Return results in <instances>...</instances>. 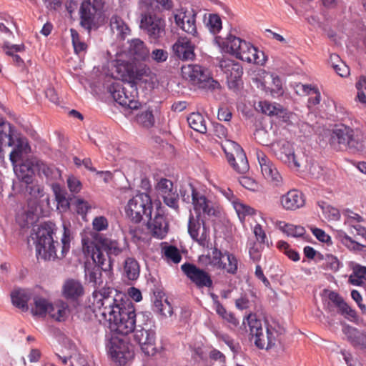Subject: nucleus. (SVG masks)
<instances>
[{"label":"nucleus","instance_id":"obj_23","mask_svg":"<svg viewBox=\"0 0 366 366\" xmlns=\"http://www.w3.org/2000/svg\"><path fill=\"white\" fill-rule=\"evenodd\" d=\"M157 81L156 75L146 65L135 66L133 71V77L129 84L137 86V84H144L146 88H154Z\"/></svg>","mask_w":366,"mask_h":366},{"label":"nucleus","instance_id":"obj_24","mask_svg":"<svg viewBox=\"0 0 366 366\" xmlns=\"http://www.w3.org/2000/svg\"><path fill=\"white\" fill-rule=\"evenodd\" d=\"M280 204L287 211H295L305 204V197L298 189H290L280 199Z\"/></svg>","mask_w":366,"mask_h":366},{"label":"nucleus","instance_id":"obj_38","mask_svg":"<svg viewBox=\"0 0 366 366\" xmlns=\"http://www.w3.org/2000/svg\"><path fill=\"white\" fill-rule=\"evenodd\" d=\"M139 265L138 262L132 257H128L124 261V272L130 280H135L139 276Z\"/></svg>","mask_w":366,"mask_h":366},{"label":"nucleus","instance_id":"obj_6","mask_svg":"<svg viewBox=\"0 0 366 366\" xmlns=\"http://www.w3.org/2000/svg\"><path fill=\"white\" fill-rule=\"evenodd\" d=\"M198 262L204 267L224 270L231 274H235L238 270L239 261L236 256L227 250L222 252L216 246L211 252L200 255Z\"/></svg>","mask_w":366,"mask_h":366},{"label":"nucleus","instance_id":"obj_34","mask_svg":"<svg viewBox=\"0 0 366 366\" xmlns=\"http://www.w3.org/2000/svg\"><path fill=\"white\" fill-rule=\"evenodd\" d=\"M129 51L137 60L145 59L149 54L145 44L139 39H134L131 41Z\"/></svg>","mask_w":366,"mask_h":366},{"label":"nucleus","instance_id":"obj_18","mask_svg":"<svg viewBox=\"0 0 366 366\" xmlns=\"http://www.w3.org/2000/svg\"><path fill=\"white\" fill-rule=\"evenodd\" d=\"M196 16L197 12L192 9L189 10L181 9L174 15L176 24L182 31L194 37L198 36Z\"/></svg>","mask_w":366,"mask_h":366},{"label":"nucleus","instance_id":"obj_55","mask_svg":"<svg viewBox=\"0 0 366 366\" xmlns=\"http://www.w3.org/2000/svg\"><path fill=\"white\" fill-rule=\"evenodd\" d=\"M262 244L253 242L249 248L250 259L253 262H259L262 257Z\"/></svg>","mask_w":366,"mask_h":366},{"label":"nucleus","instance_id":"obj_35","mask_svg":"<svg viewBox=\"0 0 366 366\" xmlns=\"http://www.w3.org/2000/svg\"><path fill=\"white\" fill-rule=\"evenodd\" d=\"M69 313V309L67 303L59 300L50 306L49 315L51 318L57 321H64L66 319Z\"/></svg>","mask_w":366,"mask_h":366},{"label":"nucleus","instance_id":"obj_4","mask_svg":"<svg viewBox=\"0 0 366 366\" xmlns=\"http://www.w3.org/2000/svg\"><path fill=\"white\" fill-rule=\"evenodd\" d=\"M328 141L330 147L336 151L347 149L355 152L365 148L362 132L343 124L336 125L330 132Z\"/></svg>","mask_w":366,"mask_h":366},{"label":"nucleus","instance_id":"obj_46","mask_svg":"<svg viewBox=\"0 0 366 366\" xmlns=\"http://www.w3.org/2000/svg\"><path fill=\"white\" fill-rule=\"evenodd\" d=\"M277 247L291 260L294 262H297L300 260L299 253L297 251L292 249L287 242L282 240L279 241L277 243Z\"/></svg>","mask_w":366,"mask_h":366},{"label":"nucleus","instance_id":"obj_50","mask_svg":"<svg viewBox=\"0 0 366 366\" xmlns=\"http://www.w3.org/2000/svg\"><path fill=\"white\" fill-rule=\"evenodd\" d=\"M300 87L305 94L311 96L308 99L310 104L315 106L320 102V93L317 89L312 87L311 86L304 84H302Z\"/></svg>","mask_w":366,"mask_h":366},{"label":"nucleus","instance_id":"obj_7","mask_svg":"<svg viewBox=\"0 0 366 366\" xmlns=\"http://www.w3.org/2000/svg\"><path fill=\"white\" fill-rule=\"evenodd\" d=\"M249 335L254 339L255 345L259 349H269L276 343L277 332L272 327H266L265 331L262 327L261 320L252 315L247 317Z\"/></svg>","mask_w":366,"mask_h":366},{"label":"nucleus","instance_id":"obj_28","mask_svg":"<svg viewBox=\"0 0 366 366\" xmlns=\"http://www.w3.org/2000/svg\"><path fill=\"white\" fill-rule=\"evenodd\" d=\"M343 332L353 347L362 350H366L365 332H360L357 328L350 325L343 328Z\"/></svg>","mask_w":366,"mask_h":366},{"label":"nucleus","instance_id":"obj_37","mask_svg":"<svg viewBox=\"0 0 366 366\" xmlns=\"http://www.w3.org/2000/svg\"><path fill=\"white\" fill-rule=\"evenodd\" d=\"M189 127L194 131L201 134L207 133V128L206 121L199 112H192L187 117Z\"/></svg>","mask_w":366,"mask_h":366},{"label":"nucleus","instance_id":"obj_30","mask_svg":"<svg viewBox=\"0 0 366 366\" xmlns=\"http://www.w3.org/2000/svg\"><path fill=\"white\" fill-rule=\"evenodd\" d=\"M279 150L276 155L283 162L290 165L293 164L295 167H300V164L297 162L294 149L290 142L287 141L277 143Z\"/></svg>","mask_w":366,"mask_h":366},{"label":"nucleus","instance_id":"obj_5","mask_svg":"<svg viewBox=\"0 0 366 366\" xmlns=\"http://www.w3.org/2000/svg\"><path fill=\"white\" fill-rule=\"evenodd\" d=\"M222 49L242 61L257 64L264 62V53L259 51L249 42L232 34H229L224 39H217Z\"/></svg>","mask_w":366,"mask_h":366},{"label":"nucleus","instance_id":"obj_45","mask_svg":"<svg viewBox=\"0 0 366 366\" xmlns=\"http://www.w3.org/2000/svg\"><path fill=\"white\" fill-rule=\"evenodd\" d=\"M70 33L75 53L80 54L81 52H85L87 44L81 39L79 33L74 29H70Z\"/></svg>","mask_w":366,"mask_h":366},{"label":"nucleus","instance_id":"obj_20","mask_svg":"<svg viewBox=\"0 0 366 366\" xmlns=\"http://www.w3.org/2000/svg\"><path fill=\"white\" fill-rule=\"evenodd\" d=\"M181 269L197 287H211L212 286V280L209 273L194 264L184 263L182 264Z\"/></svg>","mask_w":366,"mask_h":366},{"label":"nucleus","instance_id":"obj_43","mask_svg":"<svg viewBox=\"0 0 366 366\" xmlns=\"http://www.w3.org/2000/svg\"><path fill=\"white\" fill-rule=\"evenodd\" d=\"M259 107L262 112L268 116H277L282 112V107L280 104H272L267 101L260 102Z\"/></svg>","mask_w":366,"mask_h":366},{"label":"nucleus","instance_id":"obj_39","mask_svg":"<svg viewBox=\"0 0 366 366\" xmlns=\"http://www.w3.org/2000/svg\"><path fill=\"white\" fill-rule=\"evenodd\" d=\"M34 307L31 312L34 315L45 316L49 315L50 306L51 304L45 298L36 297L34 298Z\"/></svg>","mask_w":366,"mask_h":366},{"label":"nucleus","instance_id":"obj_1","mask_svg":"<svg viewBox=\"0 0 366 366\" xmlns=\"http://www.w3.org/2000/svg\"><path fill=\"white\" fill-rule=\"evenodd\" d=\"M114 290L103 287L94 290L89 301L97 316L108 323L112 334L126 336L135 329V308L132 302L121 294L112 295ZM114 292H116L114 291Z\"/></svg>","mask_w":366,"mask_h":366},{"label":"nucleus","instance_id":"obj_56","mask_svg":"<svg viewBox=\"0 0 366 366\" xmlns=\"http://www.w3.org/2000/svg\"><path fill=\"white\" fill-rule=\"evenodd\" d=\"M93 229L97 232L106 230L109 227L107 219L104 216L96 217L92 221Z\"/></svg>","mask_w":366,"mask_h":366},{"label":"nucleus","instance_id":"obj_16","mask_svg":"<svg viewBox=\"0 0 366 366\" xmlns=\"http://www.w3.org/2000/svg\"><path fill=\"white\" fill-rule=\"evenodd\" d=\"M182 76L190 81L194 85H198L199 87L204 88L211 86L210 82H214L209 75L207 69L199 65L184 66L182 67Z\"/></svg>","mask_w":366,"mask_h":366},{"label":"nucleus","instance_id":"obj_51","mask_svg":"<svg viewBox=\"0 0 366 366\" xmlns=\"http://www.w3.org/2000/svg\"><path fill=\"white\" fill-rule=\"evenodd\" d=\"M207 26L212 33H218L222 27L220 16L215 14H210L207 22Z\"/></svg>","mask_w":366,"mask_h":366},{"label":"nucleus","instance_id":"obj_41","mask_svg":"<svg viewBox=\"0 0 366 366\" xmlns=\"http://www.w3.org/2000/svg\"><path fill=\"white\" fill-rule=\"evenodd\" d=\"M14 170L19 179L29 184L32 182V171L26 164H21L19 166L14 165Z\"/></svg>","mask_w":366,"mask_h":366},{"label":"nucleus","instance_id":"obj_48","mask_svg":"<svg viewBox=\"0 0 366 366\" xmlns=\"http://www.w3.org/2000/svg\"><path fill=\"white\" fill-rule=\"evenodd\" d=\"M102 271L103 270L102 269L101 267H99L97 264H95V266L91 269L86 267L85 270V275L89 282L97 285L100 282Z\"/></svg>","mask_w":366,"mask_h":366},{"label":"nucleus","instance_id":"obj_17","mask_svg":"<svg viewBox=\"0 0 366 366\" xmlns=\"http://www.w3.org/2000/svg\"><path fill=\"white\" fill-rule=\"evenodd\" d=\"M219 67L225 74L228 86L230 89H236L241 82L243 74L242 65L229 58H222L219 61Z\"/></svg>","mask_w":366,"mask_h":366},{"label":"nucleus","instance_id":"obj_62","mask_svg":"<svg viewBox=\"0 0 366 366\" xmlns=\"http://www.w3.org/2000/svg\"><path fill=\"white\" fill-rule=\"evenodd\" d=\"M213 132L214 136L219 139H224V142L226 140H229L227 139V129L219 123H214L213 124Z\"/></svg>","mask_w":366,"mask_h":366},{"label":"nucleus","instance_id":"obj_29","mask_svg":"<svg viewBox=\"0 0 366 366\" xmlns=\"http://www.w3.org/2000/svg\"><path fill=\"white\" fill-rule=\"evenodd\" d=\"M84 294V287L81 282L74 279L65 281L62 287V295L69 300H76Z\"/></svg>","mask_w":366,"mask_h":366},{"label":"nucleus","instance_id":"obj_64","mask_svg":"<svg viewBox=\"0 0 366 366\" xmlns=\"http://www.w3.org/2000/svg\"><path fill=\"white\" fill-rule=\"evenodd\" d=\"M52 190L55 195V199L56 202H59L61 199H66L67 193L60 186L59 184L52 183L51 184Z\"/></svg>","mask_w":366,"mask_h":366},{"label":"nucleus","instance_id":"obj_59","mask_svg":"<svg viewBox=\"0 0 366 366\" xmlns=\"http://www.w3.org/2000/svg\"><path fill=\"white\" fill-rule=\"evenodd\" d=\"M287 227L288 228L286 230V234L287 236L299 237L303 236L305 233V228L300 225L290 224V226H287Z\"/></svg>","mask_w":366,"mask_h":366},{"label":"nucleus","instance_id":"obj_9","mask_svg":"<svg viewBox=\"0 0 366 366\" xmlns=\"http://www.w3.org/2000/svg\"><path fill=\"white\" fill-rule=\"evenodd\" d=\"M107 347L112 360L119 365H124L134 358V352L129 342L115 334L111 335Z\"/></svg>","mask_w":366,"mask_h":366},{"label":"nucleus","instance_id":"obj_60","mask_svg":"<svg viewBox=\"0 0 366 366\" xmlns=\"http://www.w3.org/2000/svg\"><path fill=\"white\" fill-rule=\"evenodd\" d=\"M253 233L259 244H268L266 233L261 224H257L254 227Z\"/></svg>","mask_w":366,"mask_h":366},{"label":"nucleus","instance_id":"obj_63","mask_svg":"<svg viewBox=\"0 0 366 366\" xmlns=\"http://www.w3.org/2000/svg\"><path fill=\"white\" fill-rule=\"evenodd\" d=\"M26 191L35 198H40L44 196V187L38 184L27 186Z\"/></svg>","mask_w":366,"mask_h":366},{"label":"nucleus","instance_id":"obj_19","mask_svg":"<svg viewBox=\"0 0 366 366\" xmlns=\"http://www.w3.org/2000/svg\"><path fill=\"white\" fill-rule=\"evenodd\" d=\"M134 340L137 342L142 351L148 356L156 353L155 339L156 332L154 328L136 329L133 331Z\"/></svg>","mask_w":366,"mask_h":366},{"label":"nucleus","instance_id":"obj_26","mask_svg":"<svg viewBox=\"0 0 366 366\" xmlns=\"http://www.w3.org/2000/svg\"><path fill=\"white\" fill-rule=\"evenodd\" d=\"M134 69V65L132 63L118 59L115 61L112 74L113 78L129 84L132 79Z\"/></svg>","mask_w":366,"mask_h":366},{"label":"nucleus","instance_id":"obj_54","mask_svg":"<svg viewBox=\"0 0 366 366\" xmlns=\"http://www.w3.org/2000/svg\"><path fill=\"white\" fill-rule=\"evenodd\" d=\"M67 187L71 193L77 194L82 189V184L79 179L74 175H70L66 179Z\"/></svg>","mask_w":366,"mask_h":366},{"label":"nucleus","instance_id":"obj_12","mask_svg":"<svg viewBox=\"0 0 366 366\" xmlns=\"http://www.w3.org/2000/svg\"><path fill=\"white\" fill-rule=\"evenodd\" d=\"M0 141L4 143V147L15 146L10 153V160L14 164L21 157L22 151L27 147L24 139L15 135L11 124L9 122H0Z\"/></svg>","mask_w":366,"mask_h":366},{"label":"nucleus","instance_id":"obj_44","mask_svg":"<svg viewBox=\"0 0 366 366\" xmlns=\"http://www.w3.org/2000/svg\"><path fill=\"white\" fill-rule=\"evenodd\" d=\"M154 308L156 312L165 317L172 316L173 314L172 307L167 299L163 302L156 298L154 302Z\"/></svg>","mask_w":366,"mask_h":366},{"label":"nucleus","instance_id":"obj_15","mask_svg":"<svg viewBox=\"0 0 366 366\" xmlns=\"http://www.w3.org/2000/svg\"><path fill=\"white\" fill-rule=\"evenodd\" d=\"M188 233L199 245L209 248L210 244L209 229L204 219L194 217L192 214L188 221Z\"/></svg>","mask_w":366,"mask_h":366},{"label":"nucleus","instance_id":"obj_21","mask_svg":"<svg viewBox=\"0 0 366 366\" xmlns=\"http://www.w3.org/2000/svg\"><path fill=\"white\" fill-rule=\"evenodd\" d=\"M149 217L147 226L152 235L160 239L164 238L169 231V222L163 209L157 208L154 218Z\"/></svg>","mask_w":366,"mask_h":366},{"label":"nucleus","instance_id":"obj_40","mask_svg":"<svg viewBox=\"0 0 366 366\" xmlns=\"http://www.w3.org/2000/svg\"><path fill=\"white\" fill-rule=\"evenodd\" d=\"M135 329H148L154 328V322L150 312H142L138 314L135 313Z\"/></svg>","mask_w":366,"mask_h":366},{"label":"nucleus","instance_id":"obj_11","mask_svg":"<svg viewBox=\"0 0 366 366\" xmlns=\"http://www.w3.org/2000/svg\"><path fill=\"white\" fill-rule=\"evenodd\" d=\"M227 162L239 174H245L249 169V163L243 149L237 142L226 140L221 144Z\"/></svg>","mask_w":366,"mask_h":366},{"label":"nucleus","instance_id":"obj_27","mask_svg":"<svg viewBox=\"0 0 366 366\" xmlns=\"http://www.w3.org/2000/svg\"><path fill=\"white\" fill-rule=\"evenodd\" d=\"M100 4H92L89 0L84 1L80 8L81 24L83 27L90 29L94 23L97 11L99 9Z\"/></svg>","mask_w":366,"mask_h":366},{"label":"nucleus","instance_id":"obj_52","mask_svg":"<svg viewBox=\"0 0 366 366\" xmlns=\"http://www.w3.org/2000/svg\"><path fill=\"white\" fill-rule=\"evenodd\" d=\"M164 254L167 259H171L174 263H179L182 259L179 249L173 245L165 247Z\"/></svg>","mask_w":366,"mask_h":366},{"label":"nucleus","instance_id":"obj_57","mask_svg":"<svg viewBox=\"0 0 366 366\" xmlns=\"http://www.w3.org/2000/svg\"><path fill=\"white\" fill-rule=\"evenodd\" d=\"M344 244L350 249L359 252H366L365 245L353 240L347 235L344 237Z\"/></svg>","mask_w":366,"mask_h":366},{"label":"nucleus","instance_id":"obj_3","mask_svg":"<svg viewBox=\"0 0 366 366\" xmlns=\"http://www.w3.org/2000/svg\"><path fill=\"white\" fill-rule=\"evenodd\" d=\"M55 224L49 222L41 224L36 232V252L38 258L44 260L64 258L70 249L71 232L64 225L61 243L54 240Z\"/></svg>","mask_w":366,"mask_h":366},{"label":"nucleus","instance_id":"obj_42","mask_svg":"<svg viewBox=\"0 0 366 366\" xmlns=\"http://www.w3.org/2000/svg\"><path fill=\"white\" fill-rule=\"evenodd\" d=\"M234 207L238 214L239 219L243 222L246 216H253L256 210L250 206L238 201H234Z\"/></svg>","mask_w":366,"mask_h":366},{"label":"nucleus","instance_id":"obj_58","mask_svg":"<svg viewBox=\"0 0 366 366\" xmlns=\"http://www.w3.org/2000/svg\"><path fill=\"white\" fill-rule=\"evenodd\" d=\"M270 79L272 80V85L271 86L266 87V90L269 91L271 94L274 95V94H277L282 90V81L278 76L274 74L270 75Z\"/></svg>","mask_w":366,"mask_h":366},{"label":"nucleus","instance_id":"obj_13","mask_svg":"<svg viewBox=\"0 0 366 366\" xmlns=\"http://www.w3.org/2000/svg\"><path fill=\"white\" fill-rule=\"evenodd\" d=\"M165 20L157 14H145L142 16L140 28L147 34L151 43L158 44L166 34Z\"/></svg>","mask_w":366,"mask_h":366},{"label":"nucleus","instance_id":"obj_31","mask_svg":"<svg viewBox=\"0 0 366 366\" xmlns=\"http://www.w3.org/2000/svg\"><path fill=\"white\" fill-rule=\"evenodd\" d=\"M31 292L29 289L15 288L11 293L13 305L22 311L28 310V302L31 297Z\"/></svg>","mask_w":366,"mask_h":366},{"label":"nucleus","instance_id":"obj_47","mask_svg":"<svg viewBox=\"0 0 366 366\" xmlns=\"http://www.w3.org/2000/svg\"><path fill=\"white\" fill-rule=\"evenodd\" d=\"M137 121L144 127L149 128L152 127L154 124V117L152 111L150 109H147L142 112L137 116Z\"/></svg>","mask_w":366,"mask_h":366},{"label":"nucleus","instance_id":"obj_61","mask_svg":"<svg viewBox=\"0 0 366 366\" xmlns=\"http://www.w3.org/2000/svg\"><path fill=\"white\" fill-rule=\"evenodd\" d=\"M172 186L173 183L172 181L167 179L162 178L157 183V187L158 190L162 194L163 196L164 194H166L168 192H172Z\"/></svg>","mask_w":366,"mask_h":366},{"label":"nucleus","instance_id":"obj_22","mask_svg":"<svg viewBox=\"0 0 366 366\" xmlns=\"http://www.w3.org/2000/svg\"><path fill=\"white\" fill-rule=\"evenodd\" d=\"M257 159L263 176L274 186L282 184V177L272 162L262 152H257Z\"/></svg>","mask_w":366,"mask_h":366},{"label":"nucleus","instance_id":"obj_10","mask_svg":"<svg viewBox=\"0 0 366 366\" xmlns=\"http://www.w3.org/2000/svg\"><path fill=\"white\" fill-rule=\"evenodd\" d=\"M109 90L114 101L122 107L130 109H137L139 107L137 86L129 84L123 85L120 83H113Z\"/></svg>","mask_w":366,"mask_h":366},{"label":"nucleus","instance_id":"obj_8","mask_svg":"<svg viewBox=\"0 0 366 366\" xmlns=\"http://www.w3.org/2000/svg\"><path fill=\"white\" fill-rule=\"evenodd\" d=\"M152 202L150 196L144 192L138 193L130 199L125 207L127 217L134 223H139L143 216L151 217Z\"/></svg>","mask_w":366,"mask_h":366},{"label":"nucleus","instance_id":"obj_49","mask_svg":"<svg viewBox=\"0 0 366 366\" xmlns=\"http://www.w3.org/2000/svg\"><path fill=\"white\" fill-rule=\"evenodd\" d=\"M340 266L339 259L334 255L327 254L325 261L321 264V267L325 270H330L332 272L338 271Z\"/></svg>","mask_w":366,"mask_h":366},{"label":"nucleus","instance_id":"obj_32","mask_svg":"<svg viewBox=\"0 0 366 366\" xmlns=\"http://www.w3.org/2000/svg\"><path fill=\"white\" fill-rule=\"evenodd\" d=\"M212 297L214 305L213 308L217 314L228 324L233 327H237L239 325V320L236 318L234 315L226 310V308L217 300V297L216 295H212Z\"/></svg>","mask_w":366,"mask_h":366},{"label":"nucleus","instance_id":"obj_53","mask_svg":"<svg viewBox=\"0 0 366 366\" xmlns=\"http://www.w3.org/2000/svg\"><path fill=\"white\" fill-rule=\"evenodd\" d=\"M164 202L176 211L179 210V195L176 192H168L163 195Z\"/></svg>","mask_w":366,"mask_h":366},{"label":"nucleus","instance_id":"obj_14","mask_svg":"<svg viewBox=\"0 0 366 366\" xmlns=\"http://www.w3.org/2000/svg\"><path fill=\"white\" fill-rule=\"evenodd\" d=\"M192 204L193 209L197 214L196 217L200 219L201 215L216 216L217 206L216 204L209 199L200 191L197 190L194 186L190 185Z\"/></svg>","mask_w":366,"mask_h":366},{"label":"nucleus","instance_id":"obj_36","mask_svg":"<svg viewBox=\"0 0 366 366\" xmlns=\"http://www.w3.org/2000/svg\"><path fill=\"white\" fill-rule=\"evenodd\" d=\"M109 25L112 31L122 39L129 34L130 29L124 21L117 15H113L110 19Z\"/></svg>","mask_w":366,"mask_h":366},{"label":"nucleus","instance_id":"obj_33","mask_svg":"<svg viewBox=\"0 0 366 366\" xmlns=\"http://www.w3.org/2000/svg\"><path fill=\"white\" fill-rule=\"evenodd\" d=\"M38 174L41 177H45L46 181L51 182L60 179L61 171L54 165H49L43 162L37 163Z\"/></svg>","mask_w":366,"mask_h":366},{"label":"nucleus","instance_id":"obj_2","mask_svg":"<svg viewBox=\"0 0 366 366\" xmlns=\"http://www.w3.org/2000/svg\"><path fill=\"white\" fill-rule=\"evenodd\" d=\"M127 243L125 239H114L95 234L92 238H82V250L90 256L95 264L104 272L112 269L116 258L126 252Z\"/></svg>","mask_w":366,"mask_h":366},{"label":"nucleus","instance_id":"obj_25","mask_svg":"<svg viewBox=\"0 0 366 366\" xmlns=\"http://www.w3.org/2000/svg\"><path fill=\"white\" fill-rule=\"evenodd\" d=\"M172 51L177 57L183 61L192 60L195 56L194 45L186 36L178 38L172 46Z\"/></svg>","mask_w":366,"mask_h":366}]
</instances>
